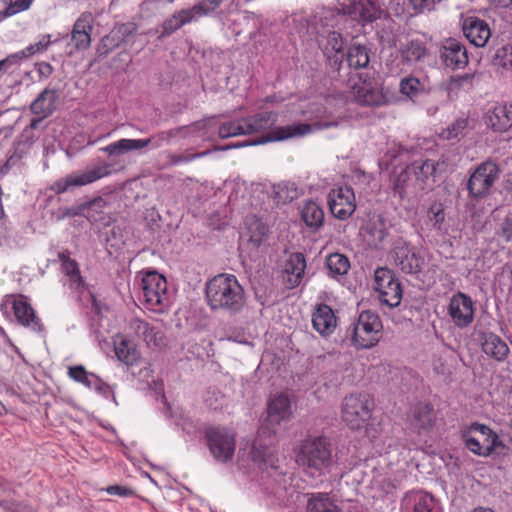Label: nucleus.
I'll return each mask as SVG.
<instances>
[{"label":"nucleus","mask_w":512,"mask_h":512,"mask_svg":"<svg viewBox=\"0 0 512 512\" xmlns=\"http://www.w3.org/2000/svg\"><path fill=\"white\" fill-rule=\"evenodd\" d=\"M207 303L212 311L239 313L245 305V293L232 274H218L206 284Z\"/></svg>","instance_id":"1"},{"label":"nucleus","mask_w":512,"mask_h":512,"mask_svg":"<svg viewBox=\"0 0 512 512\" xmlns=\"http://www.w3.org/2000/svg\"><path fill=\"white\" fill-rule=\"evenodd\" d=\"M297 464L311 476H320L333 464L332 446L326 437L313 436L301 441Z\"/></svg>","instance_id":"2"},{"label":"nucleus","mask_w":512,"mask_h":512,"mask_svg":"<svg viewBox=\"0 0 512 512\" xmlns=\"http://www.w3.org/2000/svg\"><path fill=\"white\" fill-rule=\"evenodd\" d=\"M185 126L173 128L170 130L160 131L153 134L146 139H120L116 142L110 143L106 147L102 148V151L107 153L109 156H121L131 151H141L148 146L153 148H160L164 144H169L171 140L177 136H183Z\"/></svg>","instance_id":"3"},{"label":"nucleus","mask_w":512,"mask_h":512,"mask_svg":"<svg viewBox=\"0 0 512 512\" xmlns=\"http://www.w3.org/2000/svg\"><path fill=\"white\" fill-rule=\"evenodd\" d=\"M337 122H314L312 124L308 123H293L287 126L277 127L267 136L261 137L258 140L249 142V143H238L234 145H227L224 147H214L215 151H225L232 148L244 147L247 145H259L265 144L269 141H283L291 138H300L305 135H308L316 130H322L330 127L337 126Z\"/></svg>","instance_id":"4"},{"label":"nucleus","mask_w":512,"mask_h":512,"mask_svg":"<svg viewBox=\"0 0 512 512\" xmlns=\"http://www.w3.org/2000/svg\"><path fill=\"white\" fill-rule=\"evenodd\" d=\"M374 401L369 394L358 393L346 396L342 403V420L353 430L363 428L371 418Z\"/></svg>","instance_id":"5"},{"label":"nucleus","mask_w":512,"mask_h":512,"mask_svg":"<svg viewBox=\"0 0 512 512\" xmlns=\"http://www.w3.org/2000/svg\"><path fill=\"white\" fill-rule=\"evenodd\" d=\"M382 328V322L376 313L369 310L361 312L352 331L353 344L359 349L375 346L381 338Z\"/></svg>","instance_id":"6"},{"label":"nucleus","mask_w":512,"mask_h":512,"mask_svg":"<svg viewBox=\"0 0 512 512\" xmlns=\"http://www.w3.org/2000/svg\"><path fill=\"white\" fill-rule=\"evenodd\" d=\"M462 438L466 448L479 456H489L501 445L498 435L488 426L479 423H472L468 430L463 432Z\"/></svg>","instance_id":"7"},{"label":"nucleus","mask_w":512,"mask_h":512,"mask_svg":"<svg viewBox=\"0 0 512 512\" xmlns=\"http://www.w3.org/2000/svg\"><path fill=\"white\" fill-rule=\"evenodd\" d=\"M501 169L492 160L482 162L470 175L467 182L469 195L474 199L487 197L500 176Z\"/></svg>","instance_id":"8"},{"label":"nucleus","mask_w":512,"mask_h":512,"mask_svg":"<svg viewBox=\"0 0 512 512\" xmlns=\"http://www.w3.org/2000/svg\"><path fill=\"white\" fill-rule=\"evenodd\" d=\"M374 289L379 300L390 308L397 307L402 300V287L394 272L388 268H377L374 274Z\"/></svg>","instance_id":"9"},{"label":"nucleus","mask_w":512,"mask_h":512,"mask_svg":"<svg viewBox=\"0 0 512 512\" xmlns=\"http://www.w3.org/2000/svg\"><path fill=\"white\" fill-rule=\"evenodd\" d=\"M207 445L213 457L219 462L232 459L236 446L235 435L222 427H209L205 430Z\"/></svg>","instance_id":"10"},{"label":"nucleus","mask_w":512,"mask_h":512,"mask_svg":"<svg viewBox=\"0 0 512 512\" xmlns=\"http://www.w3.org/2000/svg\"><path fill=\"white\" fill-rule=\"evenodd\" d=\"M110 165L103 164L88 168L80 173L67 175L53 183L51 190L57 194L64 193L70 187H80L105 177L110 174Z\"/></svg>","instance_id":"11"},{"label":"nucleus","mask_w":512,"mask_h":512,"mask_svg":"<svg viewBox=\"0 0 512 512\" xmlns=\"http://www.w3.org/2000/svg\"><path fill=\"white\" fill-rule=\"evenodd\" d=\"M439 58L446 68L453 71L464 69L469 63L466 46L458 39L452 37L441 41Z\"/></svg>","instance_id":"12"},{"label":"nucleus","mask_w":512,"mask_h":512,"mask_svg":"<svg viewBox=\"0 0 512 512\" xmlns=\"http://www.w3.org/2000/svg\"><path fill=\"white\" fill-rule=\"evenodd\" d=\"M393 255L395 264L406 274L417 275L424 269L425 259L404 241L395 244Z\"/></svg>","instance_id":"13"},{"label":"nucleus","mask_w":512,"mask_h":512,"mask_svg":"<svg viewBox=\"0 0 512 512\" xmlns=\"http://www.w3.org/2000/svg\"><path fill=\"white\" fill-rule=\"evenodd\" d=\"M474 313L473 301L465 293L458 292L450 298L448 314L456 327H468L473 322Z\"/></svg>","instance_id":"14"},{"label":"nucleus","mask_w":512,"mask_h":512,"mask_svg":"<svg viewBox=\"0 0 512 512\" xmlns=\"http://www.w3.org/2000/svg\"><path fill=\"white\" fill-rule=\"evenodd\" d=\"M291 416L290 401L285 395H278L272 399L268 406V415L265 424L260 429V436L268 434V437L276 435V426L286 421Z\"/></svg>","instance_id":"15"},{"label":"nucleus","mask_w":512,"mask_h":512,"mask_svg":"<svg viewBox=\"0 0 512 512\" xmlns=\"http://www.w3.org/2000/svg\"><path fill=\"white\" fill-rule=\"evenodd\" d=\"M141 287L145 302L150 306L162 304L166 296V279L156 271L147 272L141 280Z\"/></svg>","instance_id":"16"},{"label":"nucleus","mask_w":512,"mask_h":512,"mask_svg":"<svg viewBox=\"0 0 512 512\" xmlns=\"http://www.w3.org/2000/svg\"><path fill=\"white\" fill-rule=\"evenodd\" d=\"M354 193L349 187L332 190L328 195L331 213L338 219L345 220L355 211Z\"/></svg>","instance_id":"17"},{"label":"nucleus","mask_w":512,"mask_h":512,"mask_svg":"<svg viewBox=\"0 0 512 512\" xmlns=\"http://www.w3.org/2000/svg\"><path fill=\"white\" fill-rule=\"evenodd\" d=\"M462 31L466 39L476 47H484L491 37L489 25L474 16L466 17L463 20Z\"/></svg>","instance_id":"18"},{"label":"nucleus","mask_w":512,"mask_h":512,"mask_svg":"<svg viewBox=\"0 0 512 512\" xmlns=\"http://www.w3.org/2000/svg\"><path fill=\"white\" fill-rule=\"evenodd\" d=\"M477 335L481 349L488 357L498 362L507 358L509 347L500 336L487 331H479Z\"/></svg>","instance_id":"19"},{"label":"nucleus","mask_w":512,"mask_h":512,"mask_svg":"<svg viewBox=\"0 0 512 512\" xmlns=\"http://www.w3.org/2000/svg\"><path fill=\"white\" fill-rule=\"evenodd\" d=\"M324 41L322 43L323 53L327 57L330 67L335 71H339L345 56L344 39L339 32L330 31L324 38Z\"/></svg>","instance_id":"20"},{"label":"nucleus","mask_w":512,"mask_h":512,"mask_svg":"<svg viewBox=\"0 0 512 512\" xmlns=\"http://www.w3.org/2000/svg\"><path fill=\"white\" fill-rule=\"evenodd\" d=\"M352 95L354 100L362 106H381L386 102L383 93L367 81L355 82L352 86Z\"/></svg>","instance_id":"21"},{"label":"nucleus","mask_w":512,"mask_h":512,"mask_svg":"<svg viewBox=\"0 0 512 512\" xmlns=\"http://www.w3.org/2000/svg\"><path fill=\"white\" fill-rule=\"evenodd\" d=\"M306 260L302 253H292L287 259L283 270V281L287 288L297 287L303 278Z\"/></svg>","instance_id":"22"},{"label":"nucleus","mask_w":512,"mask_h":512,"mask_svg":"<svg viewBox=\"0 0 512 512\" xmlns=\"http://www.w3.org/2000/svg\"><path fill=\"white\" fill-rule=\"evenodd\" d=\"M383 10L377 0H360L348 7V13L363 23H371L380 18Z\"/></svg>","instance_id":"23"},{"label":"nucleus","mask_w":512,"mask_h":512,"mask_svg":"<svg viewBox=\"0 0 512 512\" xmlns=\"http://www.w3.org/2000/svg\"><path fill=\"white\" fill-rule=\"evenodd\" d=\"M129 331L142 339L148 346L158 347L162 344V334L156 327L139 318H133L128 324Z\"/></svg>","instance_id":"24"},{"label":"nucleus","mask_w":512,"mask_h":512,"mask_svg":"<svg viewBox=\"0 0 512 512\" xmlns=\"http://www.w3.org/2000/svg\"><path fill=\"white\" fill-rule=\"evenodd\" d=\"M314 329L322 336L333 333L337 325L336 316L332 308L326 304H319L312 315Z\"/></svg>","instance_id":"25"},{"label":"nucleus","mask_w":512,"mask_h":512,"mask_svg":"<svg viewBox=\"0 0 512 512\" xmlns=\"http://www.w3.org/2000/svg\"><path fill=\"white\" fill-rule=\"evenodd\" d=\"M409 168L415 179L413 192H419L426 188L428 181L433 179L436 172V163L433 160L414 161Z\"/></svg>","instance_id":"26"},{"label":"nucleus","mask_w":512,"mask_h":512,"mask_svg":"<svg viewBox=\"0 0 512 512\" xmlns=\"http://www.w3.org/2000/svg\"><path fill=\"white\" fill-rule=\"evenodd\" d=\"M487 125L495 132H505L512 127V105H498L487 114Z\"/></svg>","instance_id":"27"},{"label":"nucleus","mask_w":512,"mask_h":512,"mask_svg":"<svg viewBox=\"0 0 512 512\" xmlns=\"http://www.w3.org/2000/svg\"><path fill=\"white\" fill-rule=\"evenodd\" d=\"M433 505V497L422 491L409 492L402 500V508L405 512H431Z\"/></svg>","instance_id":"28"},{"label":"nucleus","mask_w":512,"mask_h":512,"mask_svg":"<svg viewBox=\"0 0 512 512\" xmlns=\"http://www.w3.org/2000/svg\"><path fill=\"white\" fill-rule=\"evenodd\" d=\"M57 92L46 88L30 104V111L34 115L49 117L56 110Z\"/></svg>","instance_id":"29"},{"label":"nucleus","mask_w":512,"mask_h":512,"mask_svg":"<svg viewBox=\"0 0 512 512\" xmlns=\"http://www.w3.org/2000/svg\"><path fill=\"white\" fill-rule=\"evenodd\" d=\"M266 435L267 434H265V436ZM262 437H264V435H259V438L256 439L250 446L249 458L260 469L275 467V457L271 449L266 444L261 442Z\"/></svg>","instance_id":"30"},{"label":"nucleus","mask_w":512,"mask_h":512,"mask_svg":"<svg viewBox=\"0 0 512 512\" xmlns=\"http://www.w3.org/2000/svg\"><path fill=\"white\" fill-rule=\"evenodd\" d=\"M244 118L246 133L251 135L270 129L277 121V114L264 111Z\"/></svg>","instance_id":"31"},{"label":"nucleus","mask_w":512,"mask_h":512,"mask_svg":"<svg viewBox=\"0 0 512 512\" xmlns=\"http://www.w3.org/2000/svg\"><path fill=\"white\" fill-rule=\"evenodd\" d=\"M13 309L16 319L23 326L30 327L34 331L42 330L40 319L35 315V311L30 304L18 300L14 302Z\"/></svg>","instance_id":"32"},{"label":"nucleus","mask_w":512,"mask_h":512,"mask_svg":"<svg viewBox=\"0 0 512 512\" xmlns=\"http://www.w3.org/2000/svg\"><path fill=\"white\" fill-rule=\"evenodd\" d=\"M401 60L406 64H415L424 60L428 55V49L421 40H410L403 44L399 50Z\"/></svg>","instance_id":"33"},{"label":"nucleus","mask_w":512,"mask_h":512,"mask_svg":"<svg viewBox=\"0 0 512 512\" xmlns=\"http://www.w3.org/2000/svg\"><path fill=\"white\" fill-rule=\"evenodd\" d=\"M435 420L434 410L427 403L417 404L412 412V425L419 432L433 427Z\"/></svg>","instance_id":"34"},{"label":"nucleus","mask_w":512,"mask_h":512,"mask_svg":"<svg viewBox=\"0 0 512 512\" xmlns=\"http://www.w3.org/2000/svg\"><path fill=\"white\" fill-rule=\"evenodd\" d=\"M369 52L370 50L366 45L351 44L347 52L348 65L354 69L366 68L370 62Z\"/></svg>","instance_id":"35"},{"label":"nucleus","mask_w":512,"mask_h":512,"mask_svg":"<svg viewBox=\"0 0 512 512\" xmlns=\"http://www.w3.org/2000/svg\"><path fill=\"white\" fill-rule=\"evenodd\" d=\"M194 22L187 9H181L166 19L162 24L160 37H166L177 31L182 26Z\"/></svg>","instance_id":"36"},{"label":"nucleus","mask_w":512,"mask_h":512,"mask_svg":"<svg viewBox=\"0 0 512 512\" xmlns=\"http://www.w3.org/2000/svg\"><path fill=\"white\" fill-rule=\"evenodd\" d=\"M61 261L62 271L69 277L71 286L79 288L82 286L83 281L80 275L79 266L74 259L70 258L69 251H62L58 254Z\"/></svg>","instance_id":"37"},{"label":"nucleus","mask_w":512,"mask_h":512,"mask_svg":"<svg viewBox=\"0 0 512 512\" xmlns=\"http://www.w3.org/2000/svg\"><path fill=\"white\" fill-rule=\"evenodd\" d=\"M414 184L415 179L409 166H407L393 178V191L400 198H404L407 194H417L418 192H413Z\"/></svg>","instance_id":"38"},{"label":"nucleus","mask_w":512,"mask_h":512,"mask_svg":"<svg viewBox=\"0 0 512 512\" xmlns=\"http://www.w3.org/2000/svg\"><path fill=\"white\" fill-rule=\"evenodd\" d=\"M302 220L311 229H319L324 222V211L316 202H307L302 209Z\"/></svg>","instance_id":"39"},{"label":"nucleus","mask_w":512,"mask_h":512,"mask_svg":"<svg viewBox=\"0 0 512 512\" xmlns=\"http://www.w3.org/2000/svg\"><path fill=\"white\" fill-rule=\"evenodd\" d=\"M325 265L332 277L346 275L350 269L348 257L342 253H331L326 257Z\"/></svg>","instance_id":"40"},{"label":"nucleus","mask_w":512,"mask_h":512,"mask_svg":"<svg viewBox=\"0 0 512 512\" xmlns=\"http://www.w3.org/2000/svg\"><path fill=\"white\" fill-rule=\"evenodd\" d=\"M115 354L126 365H133L140 359V352L133 343L126 339L115 344Z\"/></svg>","instance_id":"41"},{"label":"nucleus","mask_w":512,"mask_h":512,"mask_svg":"<svg viewBox=\"0 0 512 512\" xmlns=\"http://www.w3.org/2000/svg\"><path fill=\"white\" fill-rule=\"evenodd\" d=\"M308 512H339L338 507L325 493L312 494L307 504Z\"/></svg>","instance_id":"42"},{"label":"nucleus","mask_w":512,"mask_h":512,"mask_svg":"<svg viewBox=\"0 0 512 512\" xmlns=\"http://www.w3.org/2000/svg\"><path fill=\"white\" fill-rule=\"evenodd\" d=\"M366 231L371 238V243L376 247L380 246L388 237L387 225L381 217L371 221L367 225Z\"/></svg>","instance_id":"43"},{"label":"nucleus","mask_w":512,"mask_h":512,"mask_svg":"<svg viewBox=\"0 0 512 512\" xmlns=\"http://www.w3.org/2000/svg\"><path fill=\"white\" fill-rule=\"evenodd\" d=\"M222 2L223 0H201L194 4L191 8H188V10L192 16L193 21H197L201 17H204L215 11Z\"/></svg>","instance_id":"44"},{"label":"nucleus","mask_w":512,"mask_h":512,"mask_svg":"<svg viewBox=\"0 0 512 512\" xmlns=\"http://www.w3.org/2000/svg\"><path fill=\"white\" fill-rule=\"evenodd\" d=\"M218 135L222 139L239 135H248L245 128V118L236 121L226 122L220 125Z\"/></svg>","instance_id":"45"},{"label":"nucleus","mask_w":512,"mask_h":512,"mask_svg":"<svg viewBox=\"0 0 512 512\" xmlns=\"http://www.w3.org/2000/svg\"><path fill=\"white\" fill-rule=\"evenodd\" d=\"M474 74H463L457 76H451L441 84V89L445 90L450 97L451 94H457V92L465 85L471 84Z\"/></svg>","instance_id":"46"},{"label":"nucleus","mask_w":512,"mask_h":512,"mask_svg":"<svg viewBox=\"0 0 512 512\" xmlns=\"http://www.w3.org/2000/svg\"><path fill=\"white\" fill-rule=\"evenodd\" d=\"M424 91L421 81L413 76L405 77L400 81V92L410 99H414Z\"/></svg>","instance_id":"47"},{"label":"nucleus","mask_w":512,"mask_h":512,"mask_svg":"<svg viewBox=\"0 0 512 512\" xmlns=\"http://www.w3.org/2000/svg\"><path fill=\"white\" fill-rule=\"evenodd\" d=\"M468 126V119L466 118H459L455 120L451 125H449L446 129H444L440 137L452 141V140H459L463 135L464 131Z\"/></svg>","instance_id":"48"},{"label":"nucleus","mask_w":512,"mask_h":512,"mask_svg":"<svg viewBox=\"0 0 512 512\" xmlns=\"http://www.w3.org/2000/svg\"><path fill=\"white\" fill-rule=\"evenodd\" d=\"M83 204L89 205V207L85 209L84 214V217H86L89 221L97 222L102 219L100 215L106 206V201L102 197H96L93 200L83 202Z\"/></svg>","instance_id":"49"},{"label":"nucleus","mask_w":512,"mask_h":512,"mask_svg":"<svg viewBox=\"0 0 512 512\" xmlns=\"http://www.w3.org/2000/svg\"><path fill=\"white\" fill-rule=\"evenodd\" d=\"M298 197V190L294 183H282L275 188V198L280 203L291 202Z\"/></svg>","instance_id":"50"},{"label":"nucleus","mask_w":512,"mask_h":512,"mask_svg":"<svg viewBox=\"0 0 512 512\" xmlns=\"http://www.w3.org/2000/svg\"><path fill=\"white\" fill-rule=\"evenodd\" d=\"M427 218L433 229L440 231L445 220L444 206L440 202H434L427 213Z\"/></svg>","instance_id":"51"},{"label":"nucleus","mask_w":512,"mask_h":512,"mask_svg":"<svg viewBox=\"0 0 512 512\" xmlns=\"http://www.w3.org/2000/svg\"><path fill=\"white\" fill-rule=\"evenodd\" d=\"M68 375L76 382L82 383L88 388L93 387L92 377L95 376L93 373H88L84 366L77 365L71 366L68 369Z\"/></svg>","instance_id":"52"},{"label":"nucleus","mask_w":512,"mask_h":512,"mask_svg":"<svg viewBox=\"0 0 512 512\" xmlns=\"http://www.w3.org/2000/svg\"><path fill=\"white\" fill-rule=\"evenodd\" d=\"M87 207H89L88 204L79 203L71 207L59 208L56 218L57 220H63L65 218H71L75 216H84L85 209Z\"/></svg>","instance_id":"53"},{"label":"nucleus","mask_w":512,"mask_h":512,"mask_svg":"<svg viewBox=\"0 0 512 512\" xmlns=\"http://www.w3.org/2000/svg\"><path fill=\"white\" fill-rule=\"evenodd\" d=\"M32 4L31 0H15L8 7L0 12V20L13 16L21 11L27 10Z\"/></svg>","instance_id":"54"},{"label":"nucleus","mask_w":512,"mask_h":512,"mask_svg":"<svg viewBox=\"0 0 512 512\" xmlns=\"http://www.w3.org/2000/svg\"><path fill=\"white\" fill-rule=\"evenodd\" d=\"M211 150H206V151H203V152H200V153H193V154H181V155H178V154H168V164L169 166H174V165H178L180 163H183V162H190L194 159H197V158H201V157H204L208 154H210Z\"/></svg>","instance_id":"55"},{"label":"nucleus","mask_w":512,"mask_h":512,"mask_svg":"<svg viewBox=\"0 0 512 512\" xmlns=\"http://www.w3.org/2000/svg\"><path fill=\"white\" fill-rule=\"evenodd\" d=\"M205 403L209 408L219 410L224 406L225 397L220 391L208 390L205 397Z\"/></svg>","instance_id":"56"},{"label":"nucleus","mask_w":512,"mask_h":512,"mask_svg":"<svg viewBox=\"0 0 512 512\" xmlns=\"http://www.w3.org/2000/svg\"><path fill=\"white\" fill-rule=\"evenodd\" d=\"M91 31L92 15L90 13H84L74 23L71 33H86Z\"/></svg>","instance_id":"57"},{"label":"nucleus","mask_w":512,"mask_h":512,"mask_svg":"<svg viewBox=\"0 0 512 512\" xmlns=\"http://www.w3.org/2000/svg\"><path fill=\"white\" fill-rule=\"evenodd\" d=\"M495 64L504 69L512 68V49L507 47L498 49L495 56Z\"/></svg>","instance_id":"58"},{"label":"nucleus","mask_w":512,"mask_h":512,"mask_svg":"<svg viewBox=\"0 0 512 512\" xmlns=\"http://www.w3.org/2000/svg\"><path fill=\"white\" fill-rule=\"evenodd\" d=\"M500 236L508 243H512V212L502 220L499 228Z\"/></svg>","instance_id":"59"},{"label":"nucleus","mask_w":512,"mask_h":512,"mask_svg":"<svg viewBox=\"0 0 512 512\" xmlns=\"http://www.w3.org/2000/svg\"><path fill=\"white\" fill-rule=\"evenodd\" d=\"M408 3L415 14L431 11L435 6V0H408Z\"/></svg>","instance_id":"60"},{"label":"nucleus","mask_w":512,"mask_h":512,"mask_svg":"<svg viewBox=\"0 0 512 512\" xmlns=\"http://www.w3.org/2000/svg\"><path fill=\"white\" fill-rule=\"evenodd\" d=\"M91 32L86 33H71L72 41L74 42L77 50L87 49L91 44Z\"/></svg>","instance_id":"61"},{"label":"nucleus","mask_w":512,"mask_h":512,"mask_svg":"<svg viewBox=\"0 0 512 512\" xmlns=\"http://www.w3.org/2000/svg\"><path fill=\"white\" fill-rule=\"evenodd\" d=\"M49 44H50V35H47L39 42L32 44V45L28 46L27 48H25L24 50H22V52H24L25 58H28L36 53H39V52L45 50Z\"/></svg>","instance_id":"62"},{"label":"nucleus","mask_w":512,"mask_h":512,"mask_svg":"<svg viewBox=\"0 0 512 512\" xmlns=\"http://www.w3.org/2000/svg\"><path fill=\"white\" fill-rule=\"evenodd\" d=\"M23 59L26 58L24 52L22 51L7 56L5 59L0 60V72L9 68L12 65L19 63Z\"/></svg>","instance_id":"63"},{"label":"nucleus","mask_w":512,"mask_h":512,"mask_svg":"<svg viewBox=\"0 0 512 512\" xmlns=\"http://www.w3.org/2000/svg\"><path fill=\"white\" fill-rule=\"evenodd\" d=\"M23 59L26 58L24 52L22 51L7 56L5 59L0 60V72L9 68L12 65L19 63Z\"/></svg>","instance_id":"64"}]
</instances>
